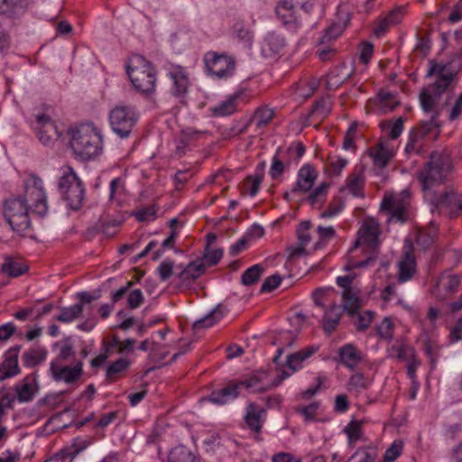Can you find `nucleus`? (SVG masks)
I'll use <instances>...</instances> for the list:
<instances>
[{
  "label": "nucleus",
  "mask_w": 462,
  "mask_h": 462,
  "mask_svg": "<svg viewBox=\"0 0 462 462\" xmlns=\"http://www.w3.org/2000/svg\"><path fill=\"white\" fill-rule=\"evenodd\" d=\"M30 208L39 216L48 213L47 194L43 188L42 180L31 175L24 181V196H11L3 203V216L11 229L24 236L32 229L29 215Z\"/></svg>",
  "instance_id": "nucleus-1"
},
{
  "label": "nucleus",
  "mask_w": 462,
  "mask_h": 462,
  "mask_svg": "<svg viewBox=\"0 0 462 462\" xmlns=\"http://www.w3.org/2000/svg\"><path fill=\"white\" fill-rule=\"evenodd\" d=\"M433 75L438 76L437 80L423 88L420 95L421 108L425 113L430 114V119L421 123V133H418L415 130L411 131L405 148L408 152L415 149V144L421 136L439 127L438 122L439 110L437 108L436 104L442 94L448 89L456 76L455 73L447 70L446 65L430 61L426 77H432Z\"/></svg>",
  "instance_id": "nucleus-2"
},
{
  "label": "nucleus",
  "mask_w": 462,
  "mask_h": 462,
  "mask_svg": "<svg viewBox=\"0 0 462 462\" xmlns=\"http://www.w3.org/2000/svg\"><path fill=\"white\" fill-rule=\"evenodd\" d=\"M380 234L379 223L374 218L364 219L356 233L357 237L347 252V262L344 267L346 271L367 267L376 259Z\"/></svg>",
  "instance_id": "nucleus-3"
},
{
  "label": "nucleus",
  "mask_w": 462,
  "mask_h": 462,
  "mask_svg": "<svg viewBox=\"0 0 462 462\" xmlns=\"http://www.w3.org/2000/svg\"><path fill=\"white\" fill-rule=\"evenodd\" d=\"M103 138L93 124H82L71 130L69 145L74 154L83 161L98 156L103 149Z\"/></svg>",
  "instance_id": "nucleus-4"
},
{
  "label": "nucleus",
  "mask_w": 462,
  "mask_h": 462,
  "mask_svg": "<svg viewBox=\"0 0 462 462\" xmlns=\"http://www.w3.org/2000/svg\"><path fill=\"white\" fill-rule=\"evenodd\" d=\"M453 170V161L448 153L433 152L428 162L419 171L418 179L423 190L441 183Z\"/></svg>",
  "instance_id": "nucleus-5"
},
{
  "label": "nucleus",
  "mask_w": 462,
  "mask_h": 462,
  "mask_svg": "<svg viewBox=\"0 0 462 462\" xmlns=\"http://www.w3.org/2000/svg\"><path fill=\"white\" fill-rule=\"evenodd\" d=\"M127 75L134 88L142 93H152L155 88L156 73L152 63L141 55L131 58L126 66Z\"/></svg>",
  "instance_id": "nucleus-6"
},
{
  "label": "nucleus",
  "mask_w": 462,
  "mask_h": 462,
  "mask_svg": "<svg viewBox=\"0 0 462 462\" xmlns=\"http://www.w3.org/2000/svg\"><path fill=\"white\" fill-rule=\"evenodd\" d=\"M58 189L72 210L77 211L82 207L85 188L72 167L65 165L60 168Z\"/></svg>",
  "instance_id": "nucleus-7"
},
{
  "label": "nucleus",
  "mask_w": 462,
  "mask_h": 462,
  "mask_svg": "<svg viewBox=\"0 0 462 462\" xmlns=\"http://www.w3.org/2000/svg\"><path fill=\"white\" fill-rule=\"evenodd\" d=\"M140 118L137 108L131 105L120 104L108 114L112 131L120 138H128Z\"/></svg>",
  "instance_id": "nucleus-8"
},
{
  "label": "nucleus",
  "mask_w": 462,
  "mask_h": 462,
  "mask_svg": "<svg viewBox=\"0 0 462 462\" xmlns=\"http://www.w3.org/2000/svg\"><path fill=\"white\" fill-rule=\"evenodd\" d=\"M204 61L208 73L217 79H228L236 69L235 59L226 53L209 51L206 53Z\"/></svg>",
  "instance_id": "nucleus-9"
},
{
  "label": "nucleus",
  "mask_w": 462,
  "mask_h": 462,
  "mask_svg": "<svg viewBox=\"0 0 462 462\" xmlns=\"http://www.w3.org/2000/svg\"><path fill=\"white\" fill-rule=\"evenodd\" d=\"M49 372L53 381L62 382L69 385L74 384L83 374V362L79 360L72 366H69L58 361H51Z\"/></svg>",
  "instance_id": "nucleus-10"
},
{
  "label": "nucleus",
  "mask_w": 462,
  "mask_h": 462,
  "mask_svg": "<svg viewBox=\"0 0 462 462\" xmlns=\"http://www.w3.org/2000/svg\"><path fill=\"white\" fill-rule=\"evenodd\" d=\"M438 211L451 217L462 211V194L444 192L436 196L432 201L431 212Z\"/></svg>",
  "instance_id": "nucleus-11"
},
{
  "label": "nucleus",
  "mask_w": 462,
  "mask_h": 462,
  "mask_svg": "<svg viewBox=\"0 0 462 462\" xmlns=\"http://www.w3.org/2000/svg\"><path fill=\"white\" fill-rule=\"evenodd\" d=\"M319 349V345H311L301 350L288 355L286 357V365L291 370V372L284 370L281 371L275 379V384L281 383L292 374L300 370L303 367L304 361L317 353Z\"/></svg>",
  "instance_id": "nucleus-12"
},
{
  "label": "nucleus",
  "mask_w": 462,
  "mask_h": 462,
  "mask_svg": "<svg viewBox=\"0 0 462 462\" xmlns=\"http://www.w3.org/2000/svg\"><path fill=\"white\" fill-rule=\"evenodd\" d=\"M266 411L254 402H249L245 408L244 416L246 426L254 433L255 439L261 440L260 433L265 421Z\"/></svg>",
  "instance_id": "nucleus-13"
},
{
  "label": "nucleus",
  "mask_w": 462,
  "mask_h": 462,
  "mask_svg": "<svg viewBox=\"0 0 462 462\" xmlns=\"http://www.w3.org/2000/svg\"><path fill=\"white\" fill-rule=\"evenodd\" d=\"M168 77L172 81L171 93L176 97H183L189 86L186 69L180 65H170L167 70Z\"/></svg>",
  "instance_id": "nucleus-14"
},
{
  "label": "nucleus",
  "mask_w": 462,
  "mask_h": 462,
  "mask_svg": "<svg viewBox=\"0 0 462 462\" xmlns=\"http://www.w3.org/2000/svg\"><path fill=\"white\" fill-rule=\"evenodd\" d=\"M276 14L287 31L295 33L300 28V22L296 18L293 5L290 1L279 2L276 6Z\"/></svg>",
  "instance_id": "nucleus-15"
},
{
  "label": "nucleus",
  "mask_w": 462,
  "mask_h": 462,
  "mask_svg": "<svg viewBox=\"0 0 462 462\" xmlns=\"http://www.w3.org/2000/svg\"><path fill=\"white\" fill-rule=\"evenodd\" d=\"M206 264L202 260H196L189 263L179 273L178 278L181 287L189 288L205 273Z\"/></svg>",
  "instance_id": "nucleus-16"
},
{
  "label": "nucleus",
  "mask_w": 462,
  "mask_h": 462,
  "mask_svg": "<svg viewBox=\"0 0 462 462\" xmlns=\"http://www.w3.org/2000/svg\"><path fill=\"white\" fill-rule=\"evenodd\" d=\"M239 384L237 381H230L225 386L212 391L208 401L217 405H225L239 396Z\"/></svg>",
  "instance_id": "nucleus-17"
},
{
  "label": "nucleus",
  "mask_w": 462,
  "mask_h": 462,
  "mask_svg": "<svg viewBox=\"0 0 462 462\" xmlns=\"http://www.w3.org/2000/svg\"><path fill=\"white\" fill-rule=\"evenodd\" d=\"M317 179L315 169L310 164L303 165L298 171L297 180L291 193L309 191Z\"/></svg>",
  "instance_id": "nucleus-18"
},
{
  "label": "nucleus",
  "mask_w": 462,
  "mask_h": 462,
  "mask_svg": "<svg viewBox=\"0 0 462 462\" xmlns=\"http://www.w3.org/2000/svg\"><path fill=\"white\" fill-rule=\"evenodd\" d=\"M340 363L347 369L353 371L361 363L363 355L353 344H346L338 349Z\"/></svg>",
  "instance_id": "nucleus-19"
},
{
  "label": "nucleus",
  "mask_w": 462,
  "mask_h": 462,
  "mask_svg": "<svg viewBox=\"0 0 462 462\" xmlns=\"http://www.w3.org/2000/svg\"><path fill=\"white\" fill-rule=\"evenodd\" d=\"M397 278L400 282L410 281L416 273L417 264L412 253L406 252L397 263Z\"/></svg>",
  "instance_id": "nucleus-20"
},
{
  "label": "nucleus",
  "mask_w": 462,
  "mask_h": 462,
  "mask_svg": "<svg viewBox=\"0 0 462 462\" xmlns=\"http://www.w3.org/2000/svg\"><path fill=\"white\" fill-rule=\"evenodd\" d=\"M285 39L274 32H268L262 43V52L265 57L279 54L284 48Z\"/></svg>",
  "instance_id": "nucleus-21"
},
{
  "label": "nucleus",
  "mask_w": 462,
  "mask_h": 462,
  "mask_svg": "<svg viewBox=\"0 0 462 462\" xmlns=\"http://www.w3.org/2000/svg\"><path fill=\"white\" fill-rule=\"evenodd\" d=\"M18 350H10L5 360L0 365V381H5L7 378L14 377L20 373L18 365Z\"/></svg>",
  "instance_id": "nucleus-22"
},
{
  "label": "nucleus",
  "mask_w": 462,
  "mask_h": 462,
  "mask_svg": "<svg viewBox=\"0 0 462 462\" xmlns=\"http://www.w3.org/2000/svg\"><path fill=\"white\" fill-rule=\"evenodd\" d=\"M381 209L387 211L392 220L404 221V206L397 197L385 195L381 202Z\"/></svg>",
  "instance_id": "nucleus-23"
},
{
  "label": "nucleus",
  "mask_w": 462,
  "mask_h": 462,
  "mask_svg": "<svg viewBox=\"0 0 462 462\" xmlns=\"http://www.w3.org/2000/svg\"><path fill=\"white\" fill-rule=\"evenodd\" d=\"M461 283V277L457 274H442L438 282L437 290L439 297L445 299L455 293Z\"/></svg>",
  "instance_id": "nucleus-24"
},
{
  "label": "nucleus",
  "mask_w": 462,
  "mask_h": 462,
  "mask_svg": "<svg viewBox=\"0 0 462 462\" xmlns=\"http://www.w3.org/2000/svg\"><path fill=\"white\" fill-rule=\"evenodd\" d=\"M240 93L227 96L224 100L210 108L214 116L223 117L233 115L237 109V99Z\"/></svg>",
  "instance_id": "nucleus-25"
},
{
  "label": "nucleus",
  "mask_w": 462,
  "mask_h": 462,
  "mask_svg": "<svg viewBox=\"0 0 462 462\" xmlns=\"http://www.w3.org/2000/svg\"><path fill=\"white\" fill-rule=\"evenodd\" d=\"M369 155L375 166L383 168L388 164L393 153L385 143H379L369 150Z\"/></svg>",
  "instance_id": "nucleus-26"
},
{
  "label": "nucleus",
  "mask_w": 462,
  "mask_h": 462,
  "mask_svg": "<svg viewBox=\"0 0 462 462\" xmlns=\"http://www.w3.org/2000/svg\"><path fill=\"white\" fill-rule=\"evenodd\" d=\"M48 351L44 346H36L25 351L23 355V363L27 367H34L47 358Z\"/></svg>",
  "instance_id": "nucleus-27"
},
{
  "label": "nucleus",
  "mask_w": 462,
  "mask_h": 462,
  "mask_svg": "<svg viewBox=\"0 0 462 462\" xmlns=\"http://www.w3.org/2000/svg\"><path fill=\"white\" fill-rule=\"evenodd\" d=\"M342 314L340 306L332 305L329 310L325 312L323 317V329L330 335L337 327Z\"/></svg>",
  "instance_id": "nucleus-28"
},
{
  "label": "nucleus",
  "mask_w": 462,
  "mask_h": 462,
  "mask_svg": "<svg viewBox=\"0 0 462 462\" xmlns=\"http://www.w3.org/2000/svg\"><path fill=\"white\" fill-rule=\"evenodd\" d=\"M343 310L348 313L349 316L354 317L360 308V299L358 291L356 289L343 291Z\"/></svg>",
  "instance_id": "nucleus-29"
},
{
  "label": "nucleus",
  "mask_w": 462,
  "mask_h": 462,
  "mask_svg": "<svg viewBox=\"0 0 462 462\" xmlns=\"http://www.w3.org/2000/svg\"><path fill=\"white\" fill-rule=\"evenodd\" d=\"M36 391V387L32 385V380L28 376L25 377L23 382L15 385L16 398L20 402H31Z\"/></svg>",
  "instance_id": "nucleus-30"
},
{
  "label": "nucleus",
  "mask_w": 462,
  "mask_h": 462,
  "mask_svg": "<svg viewBox=\"0 0 462 462\" xmlns=\"http://www.w3.org/2000/svg\"><path fill=\"white\" fill-rule=\"evenodd\" d=\"M365 179L362 172H354L349 175L346 181V187L341 190L347 189L355 197H364Z\"/></svg>",
  "instance_id": "nucleus-31"
},
{
  "label": "nucleus",
  "mask_w": 462,
  "mask_h": 462,
  "mask_svg": "<svg viewBox=\"0 0 462 462\" xmlns=\"http://www.w3.org/2000/svg\"><path fill=\"white\" fill-rule=\"evenodd\" d=\"M89 445V440L81 438H76L73 439L69 446L60 449L59 452L73 462L74 458H76Z\"/></svg>",
  "instance_id": "nucleus-32"
},
{
  "label": "nucleus",
  "mask_w": 462,
  "mask_h": 462,
  "mask_svg": "<svg viewBox=\"0 0 462 462\" xmlns=\"http://www.w3.org/2000/svg\"><path fill=\"white\" fill-rule=\"evenodd\" d=\"M1 270L11 277H18L26 272L27 267L14 261L11 256H5V262L1 265Z\"/></svg>",
  "instance_id": "nucleus-33"
},
{
  "label": "nucleus",
  "mask_w": 462,
  "mask_h": 462,
  "mask_svg": "<svg viewBox=\"0 0 462 462\" xmlns=\"http://www.w3.org/2000/svg\"><path fill=\"white\" fill-rule=\"evenodd\" d=\"M371 382L362 373H356L352 374L347 383V391L356 393V394L367 389Z\"/></svg>",
  "instance_id": "nucleus-34"
},
{
  "label": "nucleus",
  "mask_w": 462,
  "mask_h": 462,
  "mask_svg": "<svg viewBox=\"0 0 462 462\" xmlns=\"http://www.w3.org/2000/svg\"><path fill=\"white\" fill-rule=\"evenodd\" d=\"M81 305H71L69 307H62L60 309V314L55 317L60 322L70 323L81 316Z\"/></svg>",
  "instance_id": "nucleus-35"
},
{
  "label": "nucleus",
  "mask_w": 462,
  "mask_h": 462,
  "mask_svg": "<svg viewBox=\"0 0 462 462\" xmlns=\"http://www.w3.org/2000/svg\"><path fill=\"white\" fill-rule=\"evenodd\" d=\"M32 126L35 131L45 129L48 133H54L57 138L60 136V133L58 131L57 126L52 122L51 118L45 114L37 115Z\"/></svg>",
  "instance_id": "nucleus-36"
},
{
  "label": "nucleus",
  "mask_w": 462,
  "mask_h": 462,
  "mask_svg": "<svg viewBox=\"0 0 462 462\" xmlns=\"http://www.w3.org/2000/svg\"><path fill=\"white\" fill-rule=\"evenodd\" d=\"M168 462H199V459L184 447H178L171 451Z\"/></svg>",
  "instance_id": "nucleus-37"
},
{
  "label": "nucleus",
  "mask_w": 462,
  "mask_h": 462,
  "mask_svg": "<svg viewBox=\"0 0 462 462\" xmlns=\"http://www.w3.org/2000/svg\"><path fill=\"white\" fill-rule=\"evenodd\" d=\"M223 317V311L219 306L212 310L204 318L194 322V328L199 329L209 328L216 324Z\"/></svg>",
  "instance_id": "nucleus-38"
},
{
  "label": "nucleus",
  "mask_w": 462,
  "mask_h": 462,
  "mask_svg": "<svg viewBox=\"0 0 462 462\" xmlns=\"http://www.w3.org/2000/svg\"><path fill=\"white\" fill-rule=\"evenodd\" d=\"M263 272V268L261 264H254L248 269H246L242 276H241V282L245 286H250L254 283H256L262 273Z\"/></svg>",
  "instance_id": "nucleus-39"
},
{
  "label": "nucleus",
  "mask_w": 462,
  "mask_h": 462,
  "mask_svg": "<svg viewBox=\"0 0 462 462\" xmlns=\"http://www.w3.org/2000/svg\"><path fill=\"white\" fill-rule=\"evenodd\" d=\"M130 361L127 358H118L115 362L111 363L106 371V377L109 381H113L116 376L122 372L125 371L129 365Z\"/></svg>",
  "instance_id": "nucleus-40"
},
{
  "label": "nucleus",
  "mask_w": 462,
  "mask_h": 462,
  "mask_svg": "<svg viewBox=\"0 0 462 462\" xmlns=\"http://www.w3.org/2000/svg\"><path fill=\"white\" fill-rule=\"evenodd\" d=\"M234 34L245 47H251L254 37L253 32L245 28L243 23H237L234 25Z\"/></svg>",
  "instance_id": "nucleus-41"
},
{
  "label": "nucleus",
  "mask_w": 462,
  "mask_h": 462,
  "mask_svg": "<svg viewBox=\"0 0 462 462\" xmlns=\"http://www.w3.org/2000/svg\"><path fill=\"white\" fill-rule=\"evenodd\" d=\"M382 129L387 132L391 139H397L403 131V119L402 117L397 118L394 122H386L382 125Z\"/></svg>",
  "instance_id": "nucleus-42"
},
{
  "label": "nucleus",
  "mask_w": 462,
  "mask_h": 462,
  "mask_svg": "<svg viewBox=\"0 0 462 462\" xmlns=\"http://www.w3.org/2000/svg\"><path fill=\"white\" fill-rule=\"evenodd\" d=\"M344 432L347 436L349 444L356 442L361 439L363 436L361 423L356 420H352L345 427Z\"/></svg>",
  "instance_id": "nucleus-43"
},
{
  "label": "nucleus",
  "mask_w": 462,
  "mask_h": 462,
  "mask_svg": "<svg viewBox=\"0 0 462 462\" xmlns=\"http://www.w3.org/2000/svg\"><path fill=\"white\" fill-rule=\"evenodd\" d=\"M273 115L274 112L273 109L268 107H260L255 111L254 120L255 121L257 127H264L273 119Z\"/></svg>",
  "instance_id": "nucleus-44"
},
{
  "label": "nucleus",
  "mask_w": 462,
  "mask_h": 462,
  "mask_svg": "<svg viewBox=\"0 0 462 462\" xmlns=\"http://www.w3.org/2000/svg\"><path fill=\"white\" fill-rule=\"evenodd\" d=\"M27 0H0V12H19L27 7Z\"/></svg>",
  "instance_id": "nucleus-45"
},
{
  "label": "nucleus",
  "mask_w": 462,
  "mask_h": 462,
  "mask_svg": "<svg viewBox=\"0 0 462 462\" xmlns=\"http://www.w3.org/2000/svg\"><path fill=\"white\" fill-rule=\"evenodd\" d=\"M345 69H346V65L342 64L341 66L336 68L334 70L330 71L328 76V83L336 85V86H339L344 81L348 79L352 76L354 69H352L350 72L344 75L342 70Z\"/></svg>",
  "instance_id": "nucleus-46"
},
{
  "label": "nucleus",
  "mask_w": 462,
  "mask_h": 462,
  "mask_svg": "<svg viewBox=\"0 0 462 462\" xmlns=\"http://www.w3.org/2000/svg\"><path fill=\"white\" fill-rule=\"evenodd\" d=\"M356 457H360L358 462H374L377 457V450L373 447L360 448L352 455L350 459H354Z\"/></svg>",
  "instance_id": "nucleus-47"
},
{
  "label": "nucleus",
  "mask_w": 462,
  "mask_h": 462,
  "mask_svg": "<svg viewBox=\"0 0 462 462\" xmlns=\"http://www.w3.org/2000/svg\"><path fill=\"white\" fill-rule=\"evenodd\" d=\"M393 323L392 319L385 317L377 326V333L381 338L390 341L393 339Z\"/></svg>",
  "instance_id": "nucleus-48"
},
{
  "label": "nucleus",
  "mask_w": 462,
  "mask_h": 462,
  "mask_svg": "<svg viewBox=\"0 0 462 462\" xmlns=\"http://www.w3.org/2000/svg\"><path fill=\"white\" fill-rule=\"evenodd\" d=\"M223 256V250L220 248L212 249L208 247V249L205 248V253L203 257L200 259L202 262L208 266L216 265Z\"/></svg>",
  "instance_id": "nucleus-49"
},
{
  "label": "nucleus",
  "mask_w": 462,
  "mask_h": 462,
  "mask_svg": "<svg viewBox=\"0 0 462 462\" xmlns=\"http://www.w3.org/2000/svg\"><path fill=\"white\" fill-rule=\"evenodd\" d=\"M356 314V321L355 322V326L357 331H365L371 324L374 313L371 310H365L363 313Z\"/></svg>",
  "instance_id": "nucleus-50"
},
{
  "label": "nucleus",
  "mask_w": 462,
  "mask_h": 462,
  "mask_svg": "<svg viewBox=\"0 0 462 462\" xmlns=\"http://www.w3.org/2000/svg\"><path fill=\"white\" fill-rule=\"evenodd\" d=\"M297 339V333L291 330L281 331L275 337L274 344L284 347L291 346Z\"/></svg>",
  "instance_id": "nucleus-51"
},
{
  "label": "nucleus",
  "mask_w": 462,
  "mask_h": 462,
  "mask_svg": "<svg viewBox=\"0 0 462 462\" xmlns=\"http://www.w3.org/2000/svg\"><path fill=\"white\" fill-rule=\"evenodd\" d=\"M345 203L341 199H336L328 208L320 214L321 218H331L337 216L344 208Z\"/></svg>",
  "instance_id": "nucleus-52"
},
{
  "label": "nucleus",
  "mask_w": 462,
  "mask_h": 462,
  "mask_svg": "<svg viewBox=\"0 0 462 462\" xmlns=\"http://www.w3.org/2000/svg\"><path fill=\"white\" fill-rule=\"evenodd\" d=\"M174 263L171 259H165L156 269V273L162 282H166L173 273Z\"/></svg>",
  "instance_id": "nucleus-53"
},
{
  "label": "nucleus",
  "mask_w": 462,
  "mask_h": 462,
  "mask_svg": "<svg viewBox=\"0 0 462 462\" xmlns=\"http://www.w3.org/2000/svg\"><path fill=\"white\" fill-rule=\"evenodd\" d=\"M143 300L144 297L140 289H134L128 291L126 305L129 309H137L142 305Z\"/></svg>",
  "instance_id": "nucleus-54"
},
{
  "label": "nucleus",
  "mask_w": 462,
  "mask_h": 462,
  "mask_svg": "<svg viewBox=\"0 0 462 462\" xmlns=\"http://www.w3.org/2000/svg\"><path fill=\"white\" fill-rule=\"evenodd\" d=\"M402 450V443L401 441H393L384 453L383 462H393L401 456Z\"/></svg>",
  "instance_id": "nucleus-55"
},
{
  "label": "nucleus",
  "mask_w": 462,
  "mask_h": 462,
  "mask_svg": "<svg viewBox=\"0 0 462 462\" xmlns=\"http://www.w3.org/2000/svg\"><path fill=\"white\" fill-rule=\"evenodd\" d=\"M328 188V184L327 183H321L319 186L315 188L311 193L309 196V202L310 205L315 206L319 202L322 201L326 195H327V189Z\"/></svg>",
  "instance_id": "nucleus-56"
},
{
  "label": "nucleus",
  "mask_w": 462,
  "mask_h": 462,
  "mask_svg": "<svg viewBox=\"0 0 462 462\" xmlns=\"http://www.w3.org/2000/svg\"><path fill=\"white\" fill-rule=\"evenodd\" d=\"M263 174H260V173H256V174L250 175L247 177L246 186L249 189V195L251 197H254L258 193L261 184L263 182Z\"/></svg>",
  "instance_id": "nucleus-57"
},
{
  "label": "nucleus",
  "mask_w": 462,
  "mask_h": 462,
  "mask_svg": "<svg viewBox=\"0 0 462 462\" xmlns=\"http://www.w3.org/2000/svg\"><path fill=\"white\" fill-rule=\"evenodd\" d=\"M330 107L328 103L324 99H319L314 104L310 111V116L324 118L328 115Z\"/></svg>",
  "instance_id": "nucleus-58"
},
{
  "label": "nucleus",
  "mask_w": 462,
  "mask_h": 462,
  "mask_svg": "<svg viewBox=\"0 0 462 462\" xmlns=\"http://www.w3.org/2000/svg\"><path fill=\"white\" fill-rule=\"evenodd\" d=\"M347 162V160L342 157H330L328 162L330 173L337 176L340 175L341 171L346 166Z\"/></svg>",
  "instance_id": "nucleus-59"
},
{
  "label": "nucleus",
  "mask_w": 462,
  "mask_h": 462,
  "mask_svg": "<svg viewBox=\"0 0 462 462\" xmlns=\"http://www.w3.org/2000/svg\"><path fill=\"white\" fill-rule=\"evenodd\" d=\"M239 388H245L254 392L262 390L261 378L258 375H252L249 378L237 381Z\"/></svg>",
  "instance_id": "nucleus-60"
},
{
  "label": "nucleus",
  "mask_w": 462,
  "mask_h": 462,
  "mask_svg": "<svg viewBox=\"0 0 462 462\" xmlns=\"http://www.w3.org/2000/svg\"><path fill=\"white\" fill-rule=\"evenodd\" d=\"M462 341V315L457 319L455 325L450 328L448 344L453 345Z\"/></svg>",
  "instance_id": "nucleus-61"
},
{
  "label": "nucleus",
  "mask_w": 462,
  "mask_h": 462,
  "mask_svg": "<svg viewBox=\"0 0 462 462\" xmlns=\"http://www.w3.org/2000/svg\"><path fill=\"white\" fill-rule=\"evenodd\" d=\"M282 280V278L279 274H273L267 277L262 284L261 292H270L275 290L281 284Z\"/></svg>",
  "instance_id": "nucleus-62"
},
{
  "label": "nucleus",
  "mask_w": 462,
  "mask_h": 462,
  "mask_svg": "<svg viewBox=\"0 0 462 462\" xmlns=\"http://www.w3.org/2000/svg\"><path fill=\"white\" fill-rule=\"evenodd\" d=\"M251 120L243 125H234L229 128H226L222 132V135L225 139L234 138L246 132Z\"/></svg>",
  "instance_id": "nucleus-63"
},
{
  "label": "nucleus",
  "mask_w": 462,
  "mask_h": 462,
  "mask_svg": "<svg viewBox=\"0 0 462 462\" xmlns=\"http://www.w3.org/2000/svg\"><path fill=\"white\" fill-rule=\"evenodd\" d=\"M286 167L287 166L283 162L273 155L269 171L271 178L273 180L278 179L283 173Z\"/></svg>",
  "instance_id": "nucleus-64"
}]
</instances>
